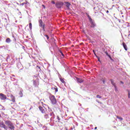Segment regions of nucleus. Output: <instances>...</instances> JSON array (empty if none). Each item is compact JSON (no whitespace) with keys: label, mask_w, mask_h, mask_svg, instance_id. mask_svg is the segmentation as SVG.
Listing matches in <instances>:
<instances>
[{"label":"nucleus","mask_w":130,"mask_h":130,"mask_svg":"<svg viewBox=\"0 0 130 130\" xmlns=\"http://www.w3.org/2000/svg\"><path fill=\"white\" fill-rule=\"evenodd\" d=\"M12 37H13V38H14L13 41L14 42H16V38H15V36H14V35H13Z\"/></svg>","instance_id":"c85d7f7f"},{"label":"nucleus","mask_w":130,"mask_h":130,"mask_svg":"<svg viewBox=\"0 0 130 130\" xmlns=\"http://www.w3.org/2000/svg\"><path fill=\"white\" fill-rule=\"evenodd\" d=\"M0 117H2V115L0 114Z\"/></svg>","instance_id":"5fc2aeb1"},{"label":"nucleus","mask_w":130,"mask_h":130,"mask_svg":"<svg viewBox=\"0 0 130 130\" xmlns=\"http://www.w3.org/2000/svg\"><path fill=\"white\" fill-rule=\"evenodd\" d=\"M79 105L80 106H82V104H79Z\"/></svg>","instance_id":"09e8293b"},{"label":"nucleus","mask_w":130,"mask_h":130,"mask_svg":"<svg viewBox=\"0 0 130 130\" xmlns=\"http://www.w3.org/2000/svg\"><path fill=\"white\" fill-rule=\"evenodd\" d=\"M94 129H97V127H95Z\"/></svg>","instance_id":"3c124183"},{"label":"nucleus","mask_w":130,"mask_h":130,"mask_svg":"<svg viewBox=\"0 0 130 130\" xmlns=\"http://www.w3.org/2000/svg\"><path fill=\"white\" fill-rule=\"evenodd\" d=\"M44 36H45V37H46L47 40H48L49 39V37L48 36V35H44Z\"/></svg>","instance_id":"393cba45"},{"label":"nucleus","mask_w":130,"mask_h":130,"mask_svg":"<svg viewBox=\"0 0 130 130\" xmlns=\"http://www.w3.org/2000/svg\"><path fill=\"white\" fill-rule=\"evenodd\" d=\"M63 6V3L61 2H57L55 3V7L57 9H60Z\"/></svg>","instance_id":"0eeeda50"},{"label":"nucleus","mask_w":130,"mask_h":130,"mask_svg":"<svg viewBox=\"0 0 130 130\" xmlns=\"http://www.w3.org/2000/svg\"><path fill=\"white\" fill-rule=\"evenodd\" d=\"M66 130H68V129H66Z\"/></svg>","instance_id":"052dcab7"},{"label":"nucleus","mask_w":130,"mask_h":130,"mask_svg":"<svg viewBox=\"0 0 130 130\" xmlns=\"http://www.w3.org/2000/svg\"><path fill=\"white\" fill-rule=\"evenodd\" d=\"M0 106H2V110H5V107H4V106H2L1 105H0Z\"/></svg>","instance_id":"72a5a7b5"},{"label":"nucleus","mask_w":130,"mask_h":130,"mask_svg":"<svg viewBox=\"0 0 130 130\" xmlns=\"http://www.w3.org/2000/svg\"><path fill=\"white\" fill-rule=\"evenodd\" d=\"M17 68L18 69H20V70H22V64L19 62L17 64Z\"/></svg>","instance_id":"f8f14e48"},{"label":"nucleus","mask_w":130,"mask_h":130,"mask_svg":"<svg viewBox=\"0 0 130 130\" xmlns=\"http://www.w3.org/2000/svg\"><path fill=\"white\" fill-rule=\"evenodd\" d=\"M52 113H53V111L51 109H49L47 112L44 114V118L48 121H50V118H52V116H51Z\"/></svg>","instance_id":"f03ea898"},{"label":"nucleus","mask_w":130,"mask_h":130,"mask_svg":"<svg viewBox=\"0 0 130 130\" xmlns=\"http://www.w3.org/2000/svg\"><path fill=\"white\" fill-rule=\"evenodd\" d=\"M96 98L101 99V98H102V97L100 96V95L99 94H98V95H96Z\"/></svg>","instance_id":"2f4dec72"},{"label":"nucleus","mask_w":130,"mask_h":130,"mask_svg":"<svg viewBox=\"0 0 130 130\" xmlns=\"http://www.w3.org/2000/svg\"><path fill=\"white\" fill-rule=\"evenodd\" d=\"M29 29H30V30H32V23H29Z\"/></svg>","instance_id":"cd10ccee"},{"label":"nucleus","mask_w":130,"mask_h":130,"mask_svg":"<svg viewBox=\"0 0 130 130\" xmlns=\"http://www.w3.org/2000/svg\"><path fill=\"white\" fill-rule=\"evenodd\" d=\"M66 4L67 8H68V9H70V6H71V4L69 2H66Z\"/></svg>","instance_id":"f3484780"},{"label":"nucleus","mask_w":130,"mask_h":130,"mask_svg":"<svg viewBox=\"0 0 130 130\" xmlns=\"http://www.w3.org/2000/svg\"><path fill=\"white\" fill-rule=\"evenodd\" d=\"M24 5H26V3H23L20 4V6H24Z\"/></svg>","instance_id":"f704fd0d"},{"label":"nucleus","mask_w":130,"mask_h":130,"mask_svg":"<svg viewBox=\"0 0 130 130\" xmlns=\"http://www.w3.org/2000/svg\"><path fill=\"white\" fill-rule=\"evenodd\" d=\"M39 110L41 111L42 113H45V107L39 106Z\"/></svg>","instance_id":"9d476101"},{"label":"nucleus","mask_w":130,"mask_h":130,"mask_svg":"<svg viewBox=\"0 0 130 130\" xmlns=\"http://www.w3.org/2000/svg\"><path fill=\"white\" fill-rule=\"evenodd\" d=\"M5 46L6 49H8V48H9V46L8 45H6Z\"/></svg>","instance_id":"4c0bfd02"},{"label":"nucleus","mask_w":130,"mask_h":130,"mask_svg":"<svg viewBox=\"0 0 130 130\" xmlns=\"http://www.w3.org/2000/svg\"><path fill=\"white\" fill-rule=\"evenodd\" d=\"M15 79L14 78H11V81H14Z\"/></svg>","instance_id":"79ce46f5"},{"label":"nucleus","mask_w":130,"mask_h":130,"mask_svg":"<svg viewBox=\"0 0 130 130\" xmlns=\"http://www.w3.org/2000/svg\"><path fill=\"white\" fill-rule=\"evenodd\" d=\"M122 45H123V47H124V49H125V50H127V46H126V44H125V43L123 42L122 43Z\"/></svg>","instance_id":"ddd939ff"},{"label":"nucleus","mask_w":130,"mask_h":130,"mask_svg":"<svg viewBox=\"0 0 130 130\" xmlns=\"http://www.w3.org/2000/svg\"><path fill=\"white\" fill-rule=\"evenodd\" d=\"M106 13H109V11L108 10H107Z\"/></svg>","instance_id":"de8ad7c7"},{"label":"nucleus","mask_w":130,"mask_h":130,"mask_svg":"<svg viewBox=\"0 0 130 130\" xmlns=\"http://www.w3.org/2000/svg\"><path fill=\"white\" fill-rule=\"evenodd\" d=\"M96 57H97V58H98V61H100V58L99 57V56H96Z\"/></svg>","instance_id":"473e14b6"},{"label":"nucleus","mask_w":130,"mask_h":130,"mask_svg":"<svg viewBox=\"0 0 130 130\" xmlns=\"http://www.w3.org/2000/svg\"><path fill=\"white\" fill-rule=\"evenodd\" d=\"M5 124L7 125L10 128V129L11 130H14L15 129V126L14 125V124L12 123V122L10 120H6L5 121Z\"/></svg>","instance_id":"20e7f679"},{"label":"nucleus","mask_w":130,"mask_h":130,"mask_svg":"<svg viewBox=\"0 0 130 130\" xmlns=\"http://www.w3.org/2000/svg\"><path fill=\"white\" fill-rule=\"evenodd\" d=\"M117 118H118V119H120V120H122L123 119L122 118L118 116H117Z\"/></svg>","instance_id":"bb28decb"},{"label":"nucleus","mask_w":130,"mask_h":130,"mask_svg":"<svg viewBox=\"0 0 130 130\" xmlns=\"http://www.w3.org/2000/svg\"><path fill=\"white\" fill-rule=\"evenodd\" d=\"M121 84H123V82L122 81L120 82Z\"/></svg>","instance_id":"8fccbe9b"},{"label":"nucleus","mask_w":130,"mask_h":130,"mask_svg":"<svg viewBox=\"0 0 130 130\" xmlns=\"http://www.w3.org/2000/svg\"><path fill=\"white\" fill-rule=\"evenodd\" d=\"M12 77H15V75H12Z\"/></svg>","instance_id":"6e6d98bb"},{"label":"nucleus","mask_w":130,"mask_h":130,"mask_svg":"<svg viewBox=\"0 0 130 130\" xmlns=\"http://www.w3.org/2000/svg\"><path fill=\"white\" fill-rule=\"evenodd\" d=\"M128 34H130V30H128Z\"/></svg>","instance_id":"864d4df0"},{"label":"nucleus","mask_w":130,"mask_h":130,"mask_svg":"<svg viewBox=\"0 0 130 130\" xmlns=\"http://www.w3.org/2000/svg\"><path fill=\"white\" fill-rule=\"evenodd\" d=\"M77 81L78 83H83V82H84V80H83V79L79 78H77Z\"/></svg>","instance_id":"4468645a"},{"label":"nucleus","mask_w":130,"mask_h":130,"mask_svg":"<svg viewBox=\"0 0 130 130\" xmlns=\"http://www.w3.org/2000/svg\"><path fill=\"white\" fill-rule=\"evenodd\" d=\"M59 52L60 53V54H61L62 56H64V54H63V53H62V52L61 50H59Z\"/></svg>","instance_id":"b1692460"},{"label":"nucleus","mask_w":130,"mask_h":130,"mask_svg":"<svg viewBox=\"0 0 130 130\" xmlns=\"http://www.w3.org/2000/svg\"><path fill=\"white\" fill-rule=\"evenodd\" d=\"M51 4H53V5H55V2L53 1H51Z\"/></svg>","instance_id":"e433bc0d"},{"label":"nucleus","mask_w":130,"mask_h":130,"mask_svg":"<svg viewBox=\"0 0 130 130\" xmlns=\"http://www.w3.org/2000/svg\"><path fill=\"white\" fill-rule=\"evenodd\" d=\"M51 115L52 118H50V124L52 126H53L56 122H59V121H60V118H59V116H57V118L55 119V115H54V113H52Z\"/></svg>","instance_id":"f257e3e1"},{"label":"nucleus","mask_w":130,"mask_h":130,"mask_svg":"<svg viewBox=\"0 0 130 130\" xmlns=\"http://www.w3.org/2000/svg\"><path fill=\"white\" fill-rule=\"evenodd\" d=\"M7 99L8 98H7V95H6L4 93H0V100L6 101V100H7Z\"/></svg>","instance_id":"6e6552de"},{"label":"nucleus","mask_w":130,"mask_h":130,"mask_svg":"<svg viewBox=\"0 0 130 130\" xmlns=\"http://www.w3.org/2000/svg\"><path fill=\"white\" fill-rule=\"evenodd\" d=\"M32 84L35 88H38L39 86V79H38V76H32Z\"/></svg>","instance_id":"7ed1b4c3"},{"label":"nucleus","mask_w":130,"mask_h":130,"mask_svg":"<svg viewBox=\"0 0 130 130\" xmlns=\"http://www.w3.org/2000/svg\"><path fill=\"white\" fill-rule=\"evenodd\" d=\"M49 99L51 101V103L53 104V105H55L57 103L56 99L55 96L53 95H51L49 96Z\"/></svg>","instance_id":"423d86ee"},{"label":"nucleus","mask_w":130,"mask_h":130,"mask_svg":"<svg viewBox=\"0 0 130 130\" xmlns=\"http://www.w3.org/2000/svg\"><path fill=\"white\" fill-rule=\"evenodd\" d=\"M37 69H38V70H40V67L37 66Z\"/></svg>","instance_id":"ea45409f"},{"label":"nucleus","mask_w":130,"mask_h":130,"mask_svg":"<svg viewBox=\"0 0 130 130\" xmlns=\"http://www.w3.org/2000/svg\"><path fill=\"white\" fill-rule=\"evenodd\" d=\"M126 24H128L127 27H130V24L128 22H126Z\"/></svg>","instance_id":"a19ab883"},{"label":"nucleus","mask_w":130,"mask_h":130,"mask_svg":"<svg viewBox=\"0 0 130 130\" xmlns=\"http://www.w3.org/2000/svg\"><path fill=\"white\" fill-rule=\"evenodd\" d=\"M128 98H130V92L129 91H128Z\"/></svg>","instance_id":"c9c22d12"},{"label":"nucleus","mask_w":130,"mask_h":130,"mask_svg":"<svg viewBox=\"0 0 130 130\" xmlns=\"http://www.w3.org/2000/svg\"><path fill=\"white\" fill-rule=\"evenodd\" d=\"M11 41H12L11 40V39H10L9 38H8L6 40V43H10Z\"/></svg>","instance_id":"dca6fc26"},{"label":"nucleus","mask_w":130,"mask_h":130,"mask_svg":"<svg viewBox=\"0 0 130 130\" xmlns=\"http://www.w3.org/2000/svg\"><path fill=\"white\" fill-rule=\"evenodd\" d=\"M10 58H11V57H10V56H8L7 57V58H6V61H9V59H10Z\"/></svg>","instance_id":"a878e982"},{"label":"nucleus","mask_w":130,"mask_h":130,"mask_svg":"<svg viewBox=\"0 0 130 130\" xmlns=\"http://www.w3.org/2000/svg\"><path fill=\"white\" fill-rule=\"evenodd\" d=\"M96 34V35H99V34H100V32L98 31Z\"/></svg>","instance_id":"37998d69"},{"label":"nucleus","mask_w":130,"mask_h":130,"mask_svg":"<svg viewBox=\"0 0 130 130\" xmlns=\"http://www.w3.org/2000/svg\"><path fill=\"white\" fill-rule=\"evenodd\" d=\"M60 80L61 81V83L64 84L66 82L64 81V79H62V78H60Z\"/></svg>","instance_id":"5701e85b"},{"label":"nucleus","mask_w":130,"mask_h":130,"mask_svg":"<svg viewBox=\"0 0 130 130\" xmlns=\"http://www.w3.org/2000/svg\"><path fill=\"white\" fill-rule=\"evenodd\" d=\"M52 89L53 90H55V93H56V92H57L58 91V89H57V87H56V86L55 87H52Z\"/></svg>","instance_id":"4be33fe9"},{"label":"nucleus","mask_w":130,"mask_h":130,"mask_svg":"<svg viewBox=\"0 0 130 130\" xmlns=\"http://www.w3.org/2000/svg\"><path fill=\"white\" fill-rule=\"evenodd\" d=\"M45 77L46 78V75H45Z\"/></svg>","instance_id":"13d9d810"},{"label":"nucleus","mask_w":130,"mask_h":130,"mask_svg":"<svg viewBox=\"0 0 130 130\" xmlns=\"http://www.w3.org/2000/svg\"><path fill=\"white\" fill-rule=\"evenodd\" d=\"M11 98H12V100L11 101H12V102L15 103L16 102V101L15 100V96H13V95H11Z\"/></svg>","instance_id":"6ab92c4d"},{"label":"nucleus","mask_w":130,"mask_h":130,"mask_svg":"<svg viewBox=\"0 0 130 130\" xmlns=\"http://www.w3.org/2000/svg\"><path fill=\"white\" fill-rule=\"evenodd\" d=\"M9 62H11V63H14L15 62V60L12 58L9 60Z\"/></svg>","instance_id":"aec40b11"},{"label":"nucleus","mask_w":130,"mask_h":130,"mask_svg":"<svg viewBox=\"0 0 130 130\" xmlns=\"http://www.w3.org/2000/svg\"><path fill=\"white\" fill-rule=\"evenodd\" d=\"M22 48L24 49V50H25V47L24 46H22Z\"/></svg>","instance_id":"a18cd8bd"},{"label":"nucleus","mask_w":130,"mask_h":130,"mask_svg":"<svg viewBox=\"0 0 130 130\" xmlns=\"http://www.w3.org/2000/svg\"><path fill=\"white\" fill-rule=\"evenodd\" d=\"M14 85H17V84H14Z\"/></svg>","instance_id":"4d7b16f0"},{"label":"nucleus","mask_w":130,"mask_h":130,"mask_svg":"<svg viewBox=\"0 0 130 130\" xmlns=\"http://www.w3.org/2000/svg\"><path fill=\"white\" fill-rule=\"evenodd\" d=\"M100 9L99 8V7L98 6L95 7L93 8L94 11H95V12H99Z\"/></svg>","instance_id":"2eb2a0df"},{"label":"nucleus","mask_w":130,"mask_h":130,"mask_svg":"<svg viewBox=\"0 0 130 130\" xmlns=\"http://www.w3.org/2000/svg\"><path fill=\"white\" fill-rule=\"evenodd\" d=\"M20 97H23V90H20L19 92Z\"/></svg>","instance_id":"a211bd4d"},{"label":"nucleus","mask_w":130,"mask_h":130,"mask_svg":"<svg viewBox=\"0 0 130 130\" xmlns=\"http://www.w3.org/2000/svg\"><path fill=\"white\" fill-rule=\"evenodd\" d=\"M28 4H29V3H28V2H26V3H25V5H28Z\"/></svg>","instance_id":"49530a36"},{"label":"nucleus","mask_w":130,"mask_h":130,"mask_svg":"<svg viewBox=\"0 0 130 130\" xmlns=\"http://www.w3.org/2000/svg\"><path fill=\"white\" fill-rule=\"evenodd\" d=\"M110 81H111V83L112 85H113V86H116L115 83H114V81L113 80V79H111Z\"/></svg>","instance_id":"412c9836"},{"label":"nucleus","mask_w":130,"mask_h":130,"mask_svg":"<svg viewBox=\"0 0 130 130\" xmlns=\"http://www.w3.org/2000/svg\"><path fill=\"white\" fill-rule=\"evenodd\" d=\"M0 48H2L3 49H6V47L5 46H2L0 47Z\"/></svg>","instance_id":"c756f323"},{"label":"nucleus","mask_w":130,"mask_h":130,"mask_svg":"<svg viewBox=\"0 0 130 130\" xmlns=\"http://www.w3.org/2000/svg\"><path fill=\"white\" fill-rule=\"evenodd\" d=\"M39 23L40 27H42L43 29H44V24H43V21H42V20L40 19L39 21Z\"/></svg>","instance_id":"9b49d317"},{"label":"nucleus","mask_w":130,"mask_h":130,"mask_svg":"<svg viewBox=\"0 0 130 130\" xmlns=\"http://www.w3.org/2000/svg\"><path fill=\"white\" fill-rule=\"evenodd\" d=\"M103 83H104V81H103Z\"/></svg>","instance_id":"bf43d9fd"},{"label":"nucleus","mask_w":130,"mask_h":130,"mask_svg":"<svg viewBox=\"0 0 130 130\" xmlns=\"http://www.w3.org/2000/svg\"><path fill=\"white\" fill-rule=\"evenodd\" d=\"M93 52L94 55H95V56H97V55H96V53H95V51H94V50H93Z\"/></svg>","instance_id":"58836bf2"},{"label":"nucleus","mask_w":130,"mask_h":130,"mask_svg":"<svg viewBox=\"0 0 130 130\" xmlns=\"http://www.w3.org/2000/svg\"><path fill=\"white\" fill-rule=\"evenodd\" d=\"M114 87L116 92H117V87H116V85L114 86Z\"/></svg>","instance_id":"7c9ffc66"},{"label":"nucleus","mask_w":130,"mask_h":130,"mask_svg":"<svg viewBox=\"0 0 130 130\" xmlns=\"http://www.w3.org/2000/svg\"><path fill=\"white\" fill-rule=\"evenodd\" d=\"M129 36H130V34H129L128 35V37H129Z\"/></svg>","instance_id":"603ef678"},{"label":"nucleus","mask_w":130,"mask_h":130,"mask_svg":"<svg viewBox=\"0 0 130 130\" xmlns=\"http://www.w3.org/2000/svg\"><path fill=\"white\" fill-rule=\"evenodd\" d=\"M42 7H43L44 9H45V6H44V5H42Z\"/></svg>","instance_id":"c03bdc74"},{"label":"nucleus","mask_w":130,"mask_h":130,"mask_svg":"<svg viewBox=\"0 0 130 130\" xmlns=\"http://www.w3.org/2000/svg\"><path fill=\"white\" fill-rule=\"evenodd\" d=\"M0 127L4 128L5 130H8V126L5 124V123H4V121H0Z\"/></svg>","instance_id":"1a4fd4ad"},{"label":"nucleus","mask_w":130,"mask_h":130,"mask_svg":"<svg viewBox=\"0 0 130 130\" xmlns=\"http://www.w3.org/2000/svg\"><path fill=\"white\" fill-rule=\"evenodd\" d=\"M87 17L88 18V20L90 23V28H95V27H96V23H95V21L92 20L91 16H90L89 15H87Z\"/></svg>","instance_id":"39448f33"}]
</instances>
